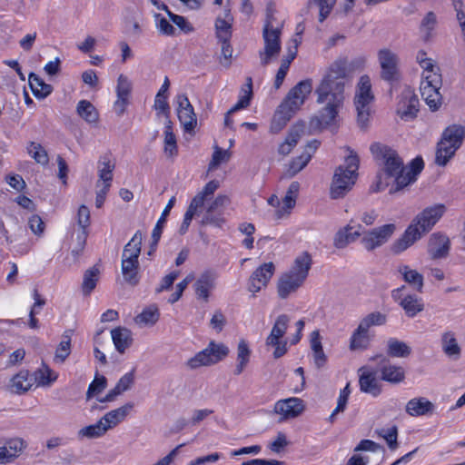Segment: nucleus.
<instances>
[{"label": "nucleus", "instance_id": "f257e3e1", "mask_svg": "<svg viewBox=\"0 0 465 465\" xmlns=\"http://www.w3.org/2000/svg\"><path fill=\"white\" fill-rule=\"evenodd\" d=\"M346 64V58L334 61L316 87V102L324 106L311 119L312 128L323 130L336 125L339 111L345 99Z\"/></svg>", "mask_w": 465, "mask_h": 465}, {"label": "nucleus", "instance_id": "f03ea898", "mask_svg": "<svg viewBox=\"0 0 465 465\" xmlns=\"http://www.w3.org/2000/svg\"><path fill=\"white\" fill-rule=\"evenodd\" d=\"M445 211V205L438 203L433 206L427 207L418 213L407 227L401 237L396 240L391 245L392 252L399 254L414 244V242L420 240L422 235L426 234L432 229Z\"/></svg>", "mask_w": 465, "mask_h": 465}, {"label": "nucleus", "instance_id": "7ed1b4c3", "mask_svg": "<svg viewBox=\"0 0 465 465\" xmlns=\"http://www.w3.org/2000/svg\"><path fill=\"white\" fill-rule=\"evenodd\" d=\"M347 150L350 154L345 158V164L336 168L331 181L330 196L334 200L343 198L352 189L358 177L359 156L353 150Z\"/></svg>", "mask_w": 465, "mask_h": 465}, {"label": "nucleus", "instance_id": "20e7f679", "mask_svg": "<svg viewBox=\"0 0 465 465\" xmlns=\"http://www.w3.org/2000/svg\"><path fill=\"white\" fill-rule=\"evenodd\" d=\"M464 138V126L451 124L446 127L437 143L435 163L439 166H445L461 146Z\"/></svg>", "mask_w": 465, "mask_h": 465}, {"label": "nucleus", "instance_id": "39448f33", "mask_svg": "<svg viewBox=\"0 0 465 465\" xmlns=\"http://www.w3.org/2000/svg\"><path fill=\"white\" fill-rule=\"evenodd\" d=\"M370 150L374 159L380 161L383 165L384 174L389 178H394L395 187H398V176L405 171L403 161L398 153L391 147L381 143H373Z\"/></svg>", "mask_w": 465, "mask_h": 465}, {"label": "nucleus", "instance_id": "423d86ee", "mask_svg": "<svg viewBox=\"0 0 465 465\" xmlns=\"http://www.w3.org/2000/svg\"><path fill=\"white\" fill-rule=\"evenodd\" d=\"M374 100L371 92V79L367 74L361 76L357 84L354 104L357 110V122L361 129H365L370 118V104Z\"/></svg>", "mask_w": 465, "mask_h": 465}, {"label": "nucleus", "instance_id": "0eeeda50", "mask_svg": "<svg viewBox=\"0 0 465 465\" xmlns=\"http://www.w3.org/2000/svg\"><path fill=\"white\" fill-rule=\"evenodd\" d=\"M229 351V348L225 344L211 341L205 349L190 358L186 365L192 370L202 366L213 365L226 358Z\"/></svg>", "mask_w": 465, "mask_h": 465}, {"label": "nucleus", "instance_id": "6e6552de", "mask_svg": "<svg viewBox=\"0 0 465 465\" xmlns=\"http://www.w3.org/2000/svg\"><path fill=\"white\" fill-rule=\"evenodd\" d=\"M381 65V78L391 85L390 93L399 84L401 74L399 69V57L390 49H381L378 53Z\"/></svg>", "mask_w": 465, "mask_h": 465}, {"label": "nucleus", "instance_id": "1a4fd4ad", "mask_svg": "<svg viewBox=\"0 0 465 465\" xmlns=\"http://www.w3.org/2000/svg\"><path fill=\"white\" fill-rule=\"evenodd\" d=\"M281 34L282 30L280 27L270 28L269 25L263 26L264 48L259 51L262 66L268 65L272 59L279 55L281 52Z\"/></svg>", "mask_w": 465, "mask_h": 465}, {"label": "nucleus", "instance_id": "9d476101", "mask_svg": "<svg viewBox=\"0 0 465 465\" xmlns=\"http://www.w3.org/2000/svg\"><path fill=\"white\" fill-rule=\"evenodd\" d=\"M441 84L440 74L424 76V80L420 83L421 96L431 111H437L441 104V95L440 94Z\"/></svg>", "mask_w": 465, "mask_h": 465}, {"label": "nucleus", "instance_id": "9b49d317", "mask_svg": "<svg viewBox=\"0 0 465 465\" xmlns=\"http://www.w3.org/2000/svg\"><path fill=\"white\" fill-rule=\"evenodd\" d=\"M229 203L230 199L228 196L219 194L207 207L201 222L202 225L222 227L225 223V219L223 217L224 211Z\"/></svg>", "mask_w": 465, "mask_h": 465}, {"label": "nucleus", "instance_id": "f8f14e48", "mask_svg": "<svg viewBox=\"0 0 465 465\" xmlns=\"http://www.w3.org/2000/svg\"><path fill=\"white\" fill-rule=\"evenodd\" d=\"M305 410L303 400L291 397L276 401L273 413L281 416L279 421L293 419L300 416Z\"/></svg>", "mask_w": 465, "mask_h": 465}, {"label": "nucleus", "instance_id": "ddd939ff", "mask_svg": "<svg viewBox=\"0 0 465 465\" xmlns=\"http://www.w3.org/2000/svg\"><path fill=\"white\" fill-rule=\"evenodd\" d=\"M419 112V99L411 86H406L401 94L397 113L402 119H413Z\"/></svg>", "mask_w": 465, "mask_h": 465}, {"label": "nucleus", "instance_id": "4468645a", "mask_svg": "<svg viewBox=\"0 0 465 465\" xmlns=\"http://www.w3.org/2000/svg\"><path fill=\"white\" fill-rule=\"evenodd\" d=\"M395 229L396 226L393 223L384 224L375 228L363 236L361 242L366 250L372 251L388 242Z\"/></svg>", "mask_w": 465, "mask_h": 465}, {"label": "nucleus", "instance_id": "2eb2a0df", "mask_svg": "<svg viewBox=\"0 0 465 465\" xmlns=\"http://www.w3.org/2000/svg\"><path fill=\"white\" fill-rule=\"evenodd\" d=\"M312 79L302 80L289 91L282 103H286L288 107L296 112L304 104L307 95L312 93Z\"/></svg>", "mask_w": 465, "mask_h": 465}, {"label": "nucleus", "instance_id": "dca6fc26", "mask_svg": "<svg viewBox=\"0 0 465 465\" xmlns=\"http://www.w3.org/2000/svg\"><path fill=\"white\" fill-rule=\"evenodd\" d=\"M320 145V141L314 139L309 142L302 153L293 158L286 169L283 176L285 178H292L301 172L311 161L312 154L316 152Z\"/></svg>", "mask_w": 465, "mask_h": 465}, {"label": "nucleus", "instance_id": "f3484780", "mask_svg": "<svg viewBox=\"0 0 465 465\" xmlns=\"http://www.w3.org/2000/svg\"><path fill=\"white\" fill-rule=\"evenodd\" d=\"M405 288H401L392 291V298L399 302V305L402 308L405 314L409 318H414L418 313L424 310V303L422 299L418 297L416 294H408L404 297H401V291Z\"/></svg>", "mask_w": 465, "mask_h": 465}, {"label": "nucleus", "instance_id": "a211bd4d", "mask_svg": "<svg viewBox=\"0 0 465 465\" xmlns=\"http://www.w3.org/2000/svg\"><path fill=\"white\" fill-rule=\"evenodd\" d=\"M275 272L272 262H265L259 266L251 275L248 282V290L256 293L266 287Z\"/></svg>", "mask_w": 465, "mask_h": 465}, {"label": "nucleus", "instance_id": "6ab92c4d", "mask_svg": "<svg viewBox=\"0 0 465 465\" xmlns=\"http://www.w3.org/2000/svg\"><path fill=\"white\" fill-rule=\"evenodd\" d=\"M178 109L177 114L181 124L187 133H191L194 130L197 118L194 114L193 107L191 104L186 94H179L177 97Z\"/></svg>", "mask_w": 465, "mask_h": 465}, {"label": "nucleus", "instance_id": "aec40b11", "mask_svg": "<svg viewBox=\"0 0 465 465\" xmlns=\"http://www.w3.org/2000/svg\"><path fill=\"white\" fill-rule=\"evenodd\" d=\"M450 242L440 232L432 233L428 242V253L432 260L443 259L449 255Z\"/></svg>", "mask_w": 465, "mask_h": 465}, {"label": "nucleus", "instance_id": "412c9836", "mask_svg": "<svg viewBox=\"0 0 465 465\" xmlns=\"http://www.w3.org/2000/svg\"><path fill=\"white\" fill-rule=\"evenodd\" d=\"M361 229L362 226L360 223L351 220L345 227L336 232L333 242L334 246L342 249L349 243L355 242L361 236Z\"/></svg>", "mask_w": 465, "mask_h": 465}, {"label": "nucleus", "instance_id": "4be33fe9", "mask_svg": "<svg viewBox=\"0 0 465 465\" xmlns=\"http://www.w3.org/2000/svg\"><path fill=\"white\" fill-rule=\"evenodd\" d=\"M424 168V162L420 156L414 158L409 165V168L405 167V171L401 175L398 176V187L391 188L390 193L398 192L411 183L417 180V176L421 173Z\"/></svg>", "mask_w": 465, "mask_h": 465}, {"label": "nucleus", "instance_id": "5701e85b", "mask_svg": "<svg viewBox=\"0 0 465 465\" xmlns=\"http://www.w3.org/2000/svg\"><path fill=\"white\" fill-rule=\"evenodd\" d=\"M383 365L380 369L381 379L390 383L398 384L405 380V370L401 366L390 364L389 360L383 355H377Z\"/></svg>", "mask_w": 465, "mask_h": 465}, {"label": "nucleus", "instance_id": "b1692460", "mask_svg": "<svg viewBox=\"0 0 465 465\" xmlns=\"http://www.w3.org/2000/svg\"><path fill=\"white\" fill-rule=\"evenodd\" d=\"M132 91V83L127 76L120 74L117 79L116 94L117 99L114 102L116 114L121 116L124 114L128 104V99Z\"/></svg>", "mask_w": 465, "mask_h": 465}, {"label": "nucleus", "instance_id": "393cba45", "mask_svg": "<svg viewBox=\"0 0 465 465\" xmlns=\"http://www.w3.org/2000/svg\"><path fill=\"white\" fill-rule=\"evenodd\" d=\"M216 278V272L211 270H207L201 273L193 284L195 295L198 299L208 302L210 296L209 292L215 287Z\"/></svg>", "mask_w": 465, "mask_h": 465}, {"label": "nucleus", "instance_id": "a878e982", "mask_svg": "<svg viewBox=\"0 0 465 465\" xmlns=\"http://www.w3.org/2000/svg\"><path fill=\"white\" fill-rule=\"evenodd\" d=\"M134 407V404L133 402H126L123 406L105 413L100 420L106 428V431L124 421Z\"/></svg>", "mask_w": 465, "mask_h": 465}, {"label": "nucleus", "instance_id": "bb28decb", "mask_svg": "<svg viewBox=\"0 0 465 465\" xmlns=\"http://www.w3.org/2000/svg\"><path fill=\"white\" fill-rule=\"evenodd\" d=\"M304 283V281L292 276L287 272L281 275L277 283V292L281 299H286L290 294L295 292Z\"/></svg>", "mask_w": 465, "mask_h": 465}, {"label": "nucleus", "instance_id": "cd10ccee", "mask_svg": "<svg viewBox=\"0 0 465 465\" xmlns=\"http://www.w3.org/2000/svg\"><path fill=\"white\" fill-rule=\"evenodd\" d=\"M405 411L412 417L431 415L435 411V405L424 397H418L407 402Z\"/></svg>", "mask_w": 465, "mask_h": 465}, {"label": "nucleus", "instance_id": "c85d7f7f", "mask_svg": "<svg viewBox=\"0 0 465 465\" xmlns=\"http://www.w3.org/2000/svg\"><path fill=\"white\" fill-rule=\"evenodd\" d=\"M312 264V259L311 254L308 252H303L294 259L292 267L286 272L305 282Z\"/></svg>", "mask_w": 465, "mask_h": 465}, {"label": "nucleus", "instance_id": "c756f323", "mask_svg": "<svg viewBox=\"0 0 465 465\" xmlns=\"http://www.w3.org/2000/svg\"><path fill=\"white\" fill-rule=\"evenodd\" d=\"M134 382V371H132L120 378L114 389L110 390L108 393L101 399L100 402H111L123 392L130 390Z\"/></svg>", "mask_w": 465, "mask_h": 465}, {"label": "nucleus", "instance_id": "7c9ffc66", "mask_svg": "<svg viewBox=\"0 0 465 465\" xmlns=\"http://www.w3.org/2000/svg\"><path fill=\"white\" fill-rule=\"evenodd\" d=\"M398 272L401 274L403 281L420 293L423 292L424 277L417 270L411 269L406 264H401Z\"/></svg>", "mask_w": 465, "mask_h": 465}, {"label": "nucleus", "instance_id": "2f4dec72", "mask_svg": "<svg viewBox=\"0 0 465 465\" xmlns=\"http://www.w3.org/2000/svg\"><path fill=\"white\" fill-rule=\"evenodd\" d=\"M112 340L119 353L124 351L132 345V331L125 327H116L111 331Z\"/></svg>", "mask_w": 465, "mask_h": 465}, {"label": "nucleus", "instance_id": "473e14b6", "mask_svg": "<svg viewBox=\"0 0 465 465\" xmlns=\"http://www.w3.org/2000/svg\"><path fill=\"white\" fill-rule=\"evenodd\" d=\"M290 322V317L287 314H281L276 318V321L272 326L271 333L266 338V345H275L279 343V341L284 336L286 333L288 325Z\"/></svg>", "mask_w": 465, "mask_h": 465}, {"label": "nucleus", "instance_id": "72a5a7b5", "mask_svg": "<svg viewBox=\"0 0 465 465\" xmlns=\"http://www.w3.org/2000/svg\"><path fill=\"white\" fill-rule=\"evenodd\" d=\"M295 111L287 106L286 103H282L274 114L271 124V131L274 134L280 132L291 120Z\"/></svg>", "mask_w": 465, "mask_h": 465}, {"label": "nucleus", "instance_id": "f704fd0d", "mask_svg": "<svg viewBox=\"0 0 465 465\" xmlns=\"http://www.w3.org/2000/svg\"><path fill=\"white\" fill-rule=\"evenodd\" d=\"M121 271L124 281L131 286H136L140 282L139 261L122 259Z\"/></svg>", "mask_w": 465, "mask_h": 465}, {"label": "nucleus", "instance_id": "c9c22d12", "mask_svg": "<svg viewBox=\"0 0 465 465\" xmlns=\"http://www.w3.org/2000/svg\"><path fill=\"white\" fill-rule=\"evenodd\" d=\"M441 348L443 352L450 359L457 361L460 358L461 348L459 345L455 334L446 331L441 336Z\"/></svg>", "mask_w": 465, "mask_h": 465}, {"label": "nucleus", "instance_id": "e433bc0d", "mask_svg": "<svg viewBox=\"0 0 465 465\" xmlns=\"http://www.w3.org/2000/svg\"><path fill=\"white\" fill-rule=\"evenodd\" d=\"M29 87L37 99H44L52 94L54 88L51 84H46L36 74L30 73L28 75Z\"/></svg>", "mask_w": 465, "mask_h": 465}, {"label": "nucleus", "instance_id": "4c0bfd02", "mask_svg": "<svg viewBox=\"0 0 465 465\" xmlns=\"http://www.w3.org/2000/svg\"><path fill=\"white\" fill-rule=\"evenodd\" d=\"M174 203H175V198L173 196L168 201L167 204L165 205L164 209L163 210L162 214H161L160 218L158 219V221L153 230V232H152V248H154L155 246H157V244L161 239V236H162L163 224L165 223L166 218L169 215Z\"/></svg>", "mask_w": 465, "mask_h": 465}, {"label": "nucleus", "instance_id": "58836bf2", "mask_svg": "<svg viewBox=\"0 0 465 465\" xmlns=\"http://www.w3.org/2000/svg\"><path fill=\"white\" fill-rule=\"evenodd\" d=\"M142 240L143 234L140 231H137L133 236V238L124 246L122 254V259L134 261L138 260L139 255L141 253Z\"/></svg>", "mask_w": 465, "mask_h": 465}, {"label": "nucleus", "instance_id": "ea45409f", "mask_svg": "<svg viewBox=\"0 0 465 465\" xmlns=\"http://www.w3.org/2000/svg\"><path fill=\"white\" fill-rule=\"evenodd\" d=\"M361 391L376 397L380 395L381 390L373 372L362 373L359 379Z\"/></svg>", "mask_w": 465, "mask_h": 465}, {"label": "nucleus", "instance_id": "a19ab883", "mask_svg": "<svg viewBox=\"0 0 465 465\" xmlns=\"http://www.w3.org/2000/svg\"><path fill=\"white\" fill-rule=\"evenodd\" d=\"M251 350L245 340H241L237 346V364L233 371L234 375L242 373L250 361Z\"/></svg>", "mask_w": 465, "mask_h": 465}, {"label": "nucleus", "instance_id": "79ce46f5", "mask_svg": "<svg viewBox=\"0 0 465 465\" xmlns=\"http://www.w3.org/2000/svg\"><path fill=\"white\" fill-rule=\"evenodd\" d=\"M78 115L89 124H96L99 120V113L93 104L87 100H81L76 106Z\"/></svg>", "mask_w": 465, "mask_h": 465}, {"label": "nucleus", "instance_id": "37998d69", "mask_svg": "<svg viewBox=\"0 0 465 465\" xmlns=\"http://www.w3.org/2000/svg\"><path fill=\"white\" fill-rule=\"evenodd\" d=\"M411 353V347L404 341L391 338L387 342V354L392 358H406Z\"/></svg>", "mask_w": 465, "mask_h": 465}, {"label": "nucleus", "instance_id": "c03bdc74", "mask_svg": "<svg viewBox=\"0 0 465 465\" xmlns=\"http://www.w3.org/2000/svg\"><path fill=\"white\" fill-rule=\"evenodd\" d=\"M99 276L100 270L97 265H94L84 272L82 283L84 295L87 296L94 290L99 281Z\"/></svg>", "mask_w": 465, "mask_h": 465}, {"label": "nucleus", "instance_id": "a18cd8bd", "mask_svg": "<svg viewBox=\"0 0 465 465\" xmlns=\"http://www.w3.org/2000/svg\"><path fill=\"white\" fill-rule=\"evenodd\" d=\"M230 10L226 11L225 18L218 17L215 21L216 37L218 40H230L232 37V23Z\"/></svg>", "mask_w": 465, "mask_h": 465}, {"label": "nucleus", "instance_id": "49530a36", "mask_svg": "<svg viewBox=\"0 0 465 465\" xmlns=\"http://www.w3.org/2000/svg\"><path fill=\"white\" fill-rule=\"evenodd\" d=\"M115 164L114 163H111V161L105 157L99 162V180L96 183L97 188L100 187L101 183L111 185V183L113 181V172Z\"/></svg>", "mask_w": 465, "mask_h": 465}, {"label": "nucleus", "instance_id": "de8ad7c7", "mask_svg": "<svg viewBox=\"0 0 465 465\" xmlns=\"http://www.w3.org/2000/svg\"><path fill=\"white\" fill-rule=\"evenodd\" d=\"M29 371L22 370L15 374L11 380V387L13 391L17 394L25 393L32 387L29 381Z\"/></svg>", "mask_w": 465, "mask_h": 465}, {"label": "nucleus", "instance_id": "09e8293b", "mask_svg": "<svg viewBox=\"0 0 465 465\" xmlns=\"http://www.w3.org/2000/svg\"><path fill=\"white\" fill-rule=\"evenodd\" d=\"M160 318L159 309L156 304H151L139 313L134 321L136 323L144 325H154Z\"/></svg>", "mask_w": 465, "mask_h": 465}, {"label": "nucleus", "instance_id": "8fccbe9b", "mask_svg": "<svg viewBox=\"0 0 465 465\" xmlns=\"http://www.w3.org/2000/svg\"><path fill=\"white\" fill-rule=\"evenodd\" d=\"M370 336L367 331L361 329L359 326L353 331L350 340V350H365L370 343Z\"/></svg>", "mask_w": 465, "mask_h": 465}, {"label": "nucleus", "instance_id": "3c124183", "mask_svg": "<svg viewBox=\"0 0 465 465\" xmlns=\"http://www.w3.org/2000/svg\"><path fill=\"white\" fill-rule=\"evenodd\" d=\"M170 87V82L168 77L164 78L163 84H162L160 90L158 91L155 101L154 107L155 110L167 114L170 112V107L167 103V95L165 94Z\"/></svg>", "mask_w": 465, "mask_h": 465}, {"label": "nucleus", "instance_id": "603ef678", "mask_svg": "<svg viewBox=\"0 0 465 465\" xmlns=\"http://www.w3.org/2000/svg\"><path fill=\"white\" fill-rule=\"evenodd\" d=\"M71 331H66L63 334V341L58 344L54 361L58 362H64L71 353Z\"/></svg>", "mask_w": 465, "mask_h": 465}, {"label": "nucleus", "instance_id": "864d4df0", "mask_svg": "<svg viewBox=\"0 0 465 465\" xmlns=\"http://www.w3.org/2000/svg\"><path fill=\"white\" fill-rule=\"evenodd\" d=\"M387 322V316L380 312H374L366 315L358 325L361 329L369 331L371 326L384 325Z\"/></svg>", "mask_w": 465, "mask_h": 465}, {"label": "nucleus", "instance_id": "5fc2aeb1", "mask_svg": "<svg viewBox=\"0 0 465 465\" xmlns=\"http://www.w3.org/2000/svg\"><path fill=\"white\" fill-rule=\"evenodd\" d=\"M27 153L39 164L47 165L49 156L46 150L38 143L30 142L27 147Z\"/></svg>", "mask_w": 465, "mask_h": 465}, {"label": "nucleus", "instance_id": "6e6d98bb", "mask_svg": "<svg viewBox=\"0 0 465 465\" xmlns=\"http://www.w3.org/2000/svg\"><path fill=\"white\" fill-rule=\"evenodd\" d=\"M106 432V428L104 426L103 421L99 420L96 423L85 426L79 430L78 436L95 439L104 436Z\"/></svg>", "mask_w": 465, "mask_h": 465}, {"label": "nucleus", "instance_id": "4d7b16f0", "mask_svg": "<svg viewBox=\"0 0 465 465\" xmlns=\"http://www.w3.org/2000/svg\"><path fill=\"white\" fill-rule=\"evenodd\" d=\"M245 85H246L247 89H242V92L244 94L240 96L236 104H234L231 108V112H237L241 109H244L249 106L251 99L252 97V77L246 78Z\"/></svg>", "mask_w": 465, "mask_h": 465}, {"label": "nucleus", "instance_id": "13d9d810", "mask_svg": "<svg viewBox=\"0 0 465 465\" xmlns=\"http://www.w3.org/2000/svg\"><path fill=\"white\" fill-rule=\"evenodd\" d=\"M377 433L386 440L391 450H395L398 448V428L396 425L389 429H381Z\"/></svg>", "mask_w": 465, "mask_h": 465}, {"label": "nucleus", "instance_id": "bf43d9fd", "mask_svg": "<svg viewBox=\"0 0 465 465\" xmlns=\"http://www.w3.org/2000/svg\"><path fill=\"white\" fill-rule=\"evenodd\" d=\"M337 0H310L319 7V22L322 23L331 13Z\"/></svg>", "mask_w": 465, "mask_h": 465}, {"label": "nucleus", "instance_id": "052dcab7", "mask_svg": "<svg viewBox=\"0 0 465 465\" xmlns=\"http://www.w3.org/2000/svg\"><path fill=\"white\" fill-rule=\"evenodd\" d=\"M57 373L51 370L47 365L43 364V368L36 371V379L39 384L49 386L57 380Z\"/></svg>", "mask_w": 465, "mask_h": 465}, {"label": "nucleus", "instance_id": "680f3d73", "mask_svg": "<svg viewBox=\"0 0 465 465\" xmlns=\"http://www.w3.org/2000/svg\"><path fill=\"white\" fill-rule=\"evenodd\" d=\"M107 386V380L103 375L96 374L94 380L89 384L86 399L90 400L93 396L101 393Z\"/></svg>", "mask_w": 465, "mask_h": 465}, {"label": "nucleus", "instance_id": "e2e57ef3", "mask_svg": "<svg viewBox=\"0 0 465 465\" xmlns=\"http://www.w3.org/2000/svg\"><path fill=\"white\" fill-rule=\"evenodd\" d=\"M164 152L169 157L178 153L176 137L173 131L164 132Z\"/></svg>", "mask_w": 465, "mask_h": 465}, {"label": "nucleus", "instance_id": "0e129e2a", "mask_svg": "<svg viewBox=\"0 0 465 465\" xmlns=\"http://www.w3.org/2000/svg\"><path fill=\"white\" fill-rule=\"evenodd\" d=\"M437 24V17L433 12H429L422 19L420 23V29L421 32H424L426 35V39L430 36L432 30L435 28Z\"/></svg>", "mask_w": 465, "mask_h": 465}, {"label": "nucleus", "instance_id": "69168bd1", "mask_svg": "<svg viewBox=\"0 0 465 465\" xmlns=\"http://www.w3.org/2000/svg\"><path fill=\"white\" fill-rule=\"evenodd\" d=\"M229 158L230 153L227 150H223L219 146H215L212 161L209 163V169L216 168L221 163L228 161Z\"/></svg>", "mask_w": 465, "mask_h": 465}, {"label": "nucleus", "instance_id": "338daca9", "mask_svg": "<svg viewBox=\"0 0 465 465\" xmlns=\"http://www.w3.org/2000/svg\"><path fill=\"white\" fill-rule=\"evenodd\" d=\"M304 133V125L303 124H295L289 131L288 135L286 136L284 142L290 144L292 147L296 146L300 138Z\"/></svg>", "mask_w": 465, "mask_h": 465}, {"label": "nucleus", "instance_id": "774afa93", "mask_svg": "<svg viewBox=\"0 0 465 465\" xmlns=\"http://www.w3.org/2000/svg\"><path fill=\"white\" fill-rule=\"evenodd\" d=\"M193 280V274H188L183 281L176 285V291L171 294L168 302L174 303L182 297L183 291L186 289L188 284Z\"/></svg>", "mask_w": 465, "mask_h": 465}]
</instances>
